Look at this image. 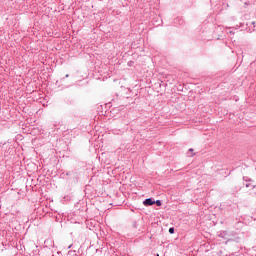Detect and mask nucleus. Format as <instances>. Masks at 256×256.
<instances>
[{"mask_svg": "<svg viewBox=\"0 0 256 256\" xmlns=\"http://www.w3.org/2000/svg\"><path fill=\"white\" fill-rule=\"evenodd\" d=\"M245 187H247L249 189V187H251V189H255V185L251 184V183H246Z\"/></svg>", "mask_w": 256, "mask_h": 256, "instance_id": "obj_2", "label": "nucleus"}, {"mask_svg": "<svg viewBox=\"0 0 256 256\" xmlns=\"http://www.w3.org/2000/svg\"><path fill=\"white\" fill-rule=\"evenodd\" d=\"M243 180L244 181H251V179H247V177H245V176L243 177Z\"/></svg>", "mask_w": 256, "mask_h": 256, "instance_id": "obj_5", "label": "nucleus"}, {"mask_svg": "<svg viewBox=\"0 0 256 256\" xmlns=\"http://www.w3.org/2000/svg\"><path fill=\"white\" fill-rule=\"evenodd\" d=\"M73 103V101H70V104Z\"/></svg>", "mask_w": 256, "mask_h": 256, "instance_id": "obj_10", "label": "nucleus"}, {"mask_svg": "<svg viewBox=\"0 0 256 256\" xmlns=\"http://www.w3.org/2000/svg\"><path fill=\"white\" fill-rule=\"evenodd\" d=\"M157 256H159V254H157Z\"/></svg>", "mask_w": 256, "mask_h": 256, "instance_id": "obj_11", "label": "nucleus"}, {"mask_svg": "<svg viewBox=\"0 0 256 256\" xmlns=\"http://www.w3.org/2000/svg\"><path fill=\"white\" fill-rule=\"evenodd\" d=\"M189 152H190V153H193V148H190V149H189Z\"/></svg>", "mask_w": 256, "mask_h": 256, "instance_id": "obj_6", "label": "nucleus"}, {"mask_svg": "<svg viewBox=\"0 0 256 256\" xmlns=\"http://www.w3.org/2000/svg\"><path fill=\"white\" fill-rule=\"evenodd\" d=\"M155 205H157V207H161V205H162L161 200H156Z\"/></svg>", "mask_w": 256, "mask_h": 256, "instance_id": "obj_3", "label": "nucleus"}, {"mask_svg": "<svg viewBox=\"0 0 256 256\" xmlns=\"http://www.w3.org/2000/svg\"><path fill=\"white\" fill-rule=\"evenodd\" d=\"M169 233L173 235V233H175V228L174 227L169 228Z\"/></svg>", "mask_w": 256, "mask_h": 256, "instance_id": "obj_4", "label": "nucleus"}, {"mask_svg": "<svg viewBox=\"0 0 256 256\" xmlns=\"http://www.w3.org/2000/svg\"><path fill=\"white\" fill-rule=\"evenodd\" d=\"M143 205H145V207H151V205H155V200H153V198L145 199Z\"/></svg>", "mask_w": 256, "mask_h": 256, "instance_id": "obj_1", "label": "nucleus"}, {"mask_svg": "<svg viewBox=\"0 0 256 256\" xmlns=\"http://www.w3.org/2000/svg\"><path fill=\"white\" fill-rule=\"evenodd\" d=\"M192 157H195V154H192Z\"/></svg>", "mask_w": 256, "mask_h": 256, "instance_id": "obj_9", "label": "nucleus"}, {"mask_svg": "<svg viewBox=\"0 0 256 256\" xmlns=\"http://www.w3.org/2000/svg\"><path fill=\"white\" fill-rule=\"evenodd\" d=\"M219 237H223V234H220Z\"/></svg>", "mask_w": 256, "mask_h": 256, "instance_id": "obj_7", "label": "nucleus"}, {"mask_svg": "<svg viewBox=\"0 0 256 256\" xmlns=\"http://www.w3.org/2000/svg\"><path fill=\"white\" fill-rule=\"evenodd\" d=\"M66 77H69V74H66Z\"/></svg>", "mask_w": 256, "mask_h": 256, "instance_id": "obj_8", "label": "nucleus"}]
</instances>
